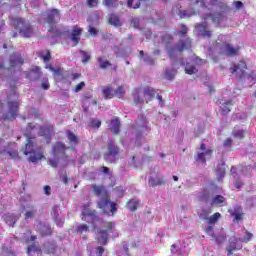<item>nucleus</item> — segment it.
<instances>
[{
    "instance_id": "37998d69",
    "label": "nucleus",
    "mask_w": 256,
    "mask_h": 256,
    "mask_svg": "<svg viewBox=\"0 0 256 256\" xmlns=\"http://www.w3.org/2000/svg\"><path fill=\"white\" fill-rule=\"evenodd\" d=\"M104 99H112L113 95H115V91H113V88L106 87L102 90Z\"/></svg>"
},
{
    "instance_id": "20e7f679",
    "label": "nucleus",
    "mask_w": 256,
    "mask_h": 256,
    "mask_svg": "<svg viewBox=\"0 0 256 256\" xmlns=\"http://www.w3.org/2000/svg\"><path fill=\"white\" fill-rule=\"evenodd\" d=\"M214 7L217 11H221V12L216 13V14H211V13L205 14L204 19H210V21L212 23H216L217 25H219V23L224 21V19H225L224 13H227V11H229V6L227 5V3L223 2V1H215Z\"/></svg>"
},
{
    "instance_id": "052dcab7",
    "label": "nucleus",
    "mask_w": 256,
    "mask_h": 256,
    "mask_svg": "<svg viewBox=\"0 0 256 256\" xmlns=\"http://www.w3.org/2000/svg\"><path fill=\"white\" fill-rule=\"evenodd\" d=\"M196 161L200 163H207V159L205 158V153H198L196 156Z\"/></svg>"
},
{
    "instance_id": "58836bf2",
    "label": "nucleus",
    "mask_w": 256,
    "mask_h": 256,
    "mask_svg": "<svg viewBox=\"0 0 256 256\" xmlns=\"http://www.w3.org/2000/svg\"><path fill=\"white\" fill-rule=\"evenodd\" d=\"M229 242H230V244L227 248L228 255H233V251H235V249H237V239L235 237L230 238Z\"/></svg>"
},
{
    "instance_id": "774afa93",
    "label": "nucleus",
    "mask_w": 256,
    "mask_h": 256,
    "mask_svg": "<svg viewBox=\"0 0 256 256\" xmlns=\"http://www.w3.org/2000/svg\"><path fill=\"white\" fill-rule=\"evenodd\" d=\"M40 135L42 136L46 135L47 137H51L52 133H51V130H49V128H41Z\"/></svg>"
},
{
    "instance_id": "5701e85b",
    "label": "nucleus",
    "mask_w": 256,
    "mask_h": 256,
    "mask_svg": "<svg viewBox=\"0 0 256 256\" xmlns=\"http://www.w3.org/2000/svg\"><path fill=\"white\" fill-rule=\"evenodd\" d=\"M42 75L43 73L41 72V68L36 66L28 73L27 77L30 79V81H39Z\"/></svg>"
},
{
    "instance_id": "de8ad7c7",
    "label": "nucleus",
    "mask_w": 256,
    "mask_h": 256,
    "mask_svg": "<svg viewBox=\"0 0 256 256\" xmlns=\"http://www.w3.org/2000/svg\"><path fill=\"white\" fill-rule=\"evenodd\" d=\"M88 127H91L92 129H99L101 127V120L97 118L90 119Z\"/></svg>"
},
{
    "instance_id": "f257e3e1",
    "label": "nucleus",
    "mask_w": 256,
    "mask_h": 256,
    "mask_svg": "<svg viewBox=\"0 0 256 256\" xmlns=\"http://www.w3.org/2000/svg\"><path fill=\"white\" fill-rule=\"evenodd\" d=\"M36 129L37 125H35V123H29L24 132L26 137V144L22 151L24 155H30L28 158L30 163H37V161L43 159V153L35 151V142L37 141V138L33 136V131Z\"/></svg>"
},
{
    "instance_id": "e2e57ef3",
    "label": "nucleus",
    "mask_w": 256,
    "mask_h": 256,
    "mask_svg": "<svg viewBox=\"0 0 256 256\" xmlns=\"http://www.w3.org/2000/svg\"><path fill=\"white\" fill-rule=\"evenodd\" d=\"M205 231L207 235H209L210 237H215V232L213 231V225L208 224V226H206Z\"/></svg>"
},
{
    "instance_id": "cd10ccee",
    "label": "nucleus",
    "mask_w": 256,
    "mask_h": 256,
    "mask_svg": "<svg viewBox=\"0 0 256 256\" xmlns=\"http://www.w3.org/2000/svg\"><path fill=\"white\" fill-rule=\"evenodd\" d=\"M157 92L155 91V89L151 88V87H145L143 90V95L145 98L146 103H149V101H151V99H153V96L156 95Z\"/></svg>"
},
{
    "instance_id": "69168bd1",
    "label": "nucleus",
    "mask_w": 256,
    "mask_h": 256,
    "mask_svg": "<svg viewBox=\"0 0 256 256\" xmlns=\"http://www.w3.org/2000/svg\"><path fill=\"white\" fill-rule=\"evenodd\" d=\"M225 239H227V237L222 234V235L216 237L215 241H216L217 245H223V243H225Z\"/></svg>"
},
{
    "instance_id": "393cba45",
    "label": "nucleus",
    "mask_w": 256,
    "mask_h": 256,
    "mask_svg": "<svg viewBox=\"0 0 256 256\" xmlns=\"http://www.w3.org/2000/svg\"><path fill=\"white\" fill-rule=\"evenodd\" d=\"M35 215H37V208L33 205L28 204L26 206V212L24 214V219L26 221L28 219H35Z\"/></svg>"
},
{
    "instance_id": "f704fd0d",
    "label": "nucleus",
    "mask_w": 256,
    "mask_h": 256,
    "mask_svg": "<svg viewBox=\"0 0 256 256\" xmlns=\"http://www.w3.org/2000/svg\"><path fill=\"white\" fill-rule=\"evenodd\" d=\"M27 253L28 256H33L34 253H37V255H41V246L37 244H32L28 246Z\"/></svg>"
},
{
    "instance_id": "dca6fc26",
    "label": "nucleus",
    "mask_w": 256,
    "mask_h": 256,
    "mask_svg": "<svg viewBox=\"0 0 256 256\" xmlns=\"http://www.w3.org/2000/svg\"><path fill=\"white\" fill-rule=\"evenodd\" d=\"M81 33H83V29L78 26H74L71 34L69 35V39L74 43V45H79V41H81Z\"/></svg>"
},
{
    "instance_id": "49530a36",
    "label": "nucleus",
    "mask_w": 256,
    "mask_h": 256,
    "mask_svg": "<svg viewBox=\"0 0 256 256\" xmlns=\"http://www.w3.org/2000/svg\"><path fill=\"white\" fill-rule=\"evenodd\" d=\"M80 55H81V58H82V63L84 65L89 63V61L91 60V54L87 51L80 50Z\"/></svg>"
},
{
    "instance_id": "f8f14e48",
    "label": "nucleus",
    "mask_w": 256,
    "mask_h": 256,
    "mask_svg": "<svg viewBox=\"0 0 256 256\" xmlns=\"http://www.w3.org/2000/svg\"><path fill=\"white\" fill-rule=\"evenodd\" d=\"M217 47L219 48L222 55H227L228 57H233L239 53V48H235L227 42H223L221 44L218 43Z\"/></svg>"
},
{
    "instance_id": "4468645a",
    "label": "nucleus",
    "mask_w": 256,
    "mask_h": 256,
    "mask_svg": "<svg viewBox=\"0 0 256 256\" xmlns=\"http://www.w3.org/2000/svg\"><path fill=\"white\" fill-rule=\"evenodd\" d=\"M245 69H247V64L245 61H240L238 64H235L232 68H230L231 73H236V77L242 79L245 77Z\"/></svg>"
},
{
    "instance_id": "3c124183",
    "label": "nucleus",
    "mask_w": 256,
    "mask_h": 256,
    "mask_svg": "<svg viewBox=\"0 0 256 256\" xmlns=\"http://www.w3.org/2000/svg\"><path fill=\"white\" fill-rule=\"evenodd\" d=\"M0 256H15V253L13 252V249L4 246L2 247Z\"/></svg>"
},
{
    "instance_id": "b1692460",
    "label": "nucleus",
    "mask_w": 256,
    "mask_h": 256,
    "mask_svg": "<svg viewBox=\"0 0 256 256\" xmlns=\"http://www.w3.org/2000/svg\"><path fill=\"white\" fill-rule=\"evenodd\" d=\"M92 189L96 197H100V199H103V197H109L107 189H105L104 186L93 185Z\"/></svg>"
},
{
    "instance_id": "ddd939ff",
    "label": "nucleus",
    "mask_w": 256,
    "mask_h": 256,
    "mask_svg": "<svg viewBox=\"0 0 256 256\" xmlns=\"http://www.w3.org/2000/svg\"><path fill=\"white\" fill-rule=\"evenodd\" d=\"M52 216H53V220L55 221L57 227H63V225H65V215H63L61 213V210H59V205L53 206Z\"/></svg>"
},
{
    "instance_id": "2f4dec72",
    "label": "nucleus",
    "mask_w": 256,
    "mask_h": 256,
    "mask_svg": "<svg viewBox=\"0 0 256 256\" xmlns=\"http://www.w3.org/2000/svg\"><path fill=\"white\" fill-rule=\"evenodd\" d=\"M108 22L110 25H113V27H121V25H123L121 19L116 14H111Z\"/></svg>"
},
{
    "instance_id": "473e14b6",
    "label": "nucleus",
    "mask_w": 256,
    "mask_h": 256,
    "mask_svg": "<svg viewBox=\"0 0 256 256\" xmlns=\"http://www.w3.org/2000/svg\"><path fill=\"white\" fill-rule=\"evenodd\" d=\"M212 213L210 208L202 209L198 212V217L201 219V221H206V223L209 221V215Z\"/></svg>"
},
{
    "instance_id": "79ce46f5",
    "label": "nucleus",
    "mask_w": 256,
    "mask_h": 256,
    "mask_svg": "<svg viewBox=\"0 0 256 256\" xmlns=\"http://www.w3.org/2000/svg\"><path fill=\"white\" fill-rule=\"evenodd\" d=\"M223 203H225V197H223L222 195L214 196L212 201H211V205L223 206Z\"/></svg>"
},
{
    "instance_id": "5fc2aeb1",
    "label": "nucleus",
    "mask_w": 256,
    "mask_h": 256,
    "mask_svg": "<svg viewBox=\"0 0 256 256\" xmlns=\"http://www.w3.org/2000/svg\"><path fill=\"white\" fill-rule=\"evenodd\" d=\"M189 31V28H187L184 24L181 25V29L178 32V35H180V37H184L182 39H189L187 37V32Z\"/></svg>"
},
{
    "instance_id": "2eb2a0df",
    "label": "nucleus",
    "mask_w": 256,
    "mask_h": 256,
    "mask_svg": "<svg viewBox=\"0 0 256 256\" xmlns=\"http://www.w3.org/2000/svg\"><path fill=\"white\" fill-rule=\"evenodd\" d=\"M65 151H67V147H65V144L61 142H57L52 148V153L55 159H61V157H64Z\"/></svg>"
},
{
    "instance_id": "c03bdc74",
    "label": "nucleus",
    "mask_w": 256,
    "mask_h": 256,
    "mask_svg": "<svg viewBox=\"0 0 256 256\" xmlns=\"http://www.w3.org/2000/svg\"><path fill=\"white\" fill-rule=\"evenodd\" d=\"M177 13L181 19H187L195 15V12H189V10H181V9H179Z\"/></svg>"
},
{
    "instance_id": "f3484780",
    "label": "nucleus",
    "mask_w": 256,
    "mask_h": 256,
    "mask_svg": "<svg viewBox=\"0 0 256 256\" xmlns=\"http://www.w3.org/2000/svg\"><path fill=\"white\" fill-rule=\"evenodd\" d=\"M149 187H157L165 185V178L161 174H156V176H151L148 180Z\"/></svg>"
},
{
    "instance_id": "6e6d98bb",
    "label": "nucleus",
    "mask_w": 256,
    "mask_h": 256,
    "mask_svg": "<svg viewBox=\"0 0 256 256\" xmlns=\"http://www.w3.org/2000/svg\"><path fill=\"white\" fill-rule=\"evenodd\" d=\"M251 239H253V234L251 232H246V234L242 238H239V241L241 243H249Z\"/></svg>"
},
{
    "instance_id": "bb28decb",
    "label": "nucleus",
    "mask_w": 256,
    "mask_h": 256,
    "mask_svg": "<svg viewBox=\"0 0 256 256\" xmlns=\"http://www.w3.org/2000/svg\"><path fill=\"white\" fill-rule=\"evenodd\" d=\"M37 229L43 237H47V236L51 235V227H49V225H47V224L39 223L37 225Z\"/></svg>"
},
{
    "instance_id": "4d7b16f0",
    "label": "nucleus",
    "mask_w": 256,
    "mask_h": 256,
    "mask_svg": "<svg viewBox=\"0 0 256 256\" xmlns=\"http://www.w3.org/2000/svg\"><path fill=\"white\" fill-rule=\"evenodd\" d=\"M143 61L146 65H155V59H153L149 54H145Z\"/></svg>"
},
{
    "instance_id": "6e6552de",
    "label": "nucleus",
    "mask_w": 256,
    "mask_h": 256,
    "mask_svg": "<svg viewBox=\"0 0 256 256\" xmlns=\"http://www.w3.org/2000/svg\"><path fill=\"white\" fill-rule=\"evenodd\" d=\"M104 227L107 229L101 230L100 228H97V226H94V229L97 231L96 239L100 245H107L109 233L115 231V224L113 222L105 223Z\"/></svg>"
},
{
    "instance_id": "9d476101",
    "label": "nucleus",
    "mask_w": 256,
    "mask_h": 256,
    "mask_svg": "<svg viewBox=\"0 0 256 256\" xmlns=\"http://www.w3.org/2000/svg\"><path fill=\"white\" fill-rule=\"evenodd\" d=\"M97 205L106 215H115L117 213V204L111 202L109 196L100 198Z\"/></svg>"
},
{
    "instance_id": "e433bc0d",
    "label": "nucleus",
    "mask_w": 256,
    "mask_h": 256,
    "mask_svg": "<svg viewBox=\"0 0 256 256\" xmlns=\"http://www.w3.org/2000/svg\"><path fill=\"white\" fill-rule=\"evenodd\" d=\"M216 171H217L218 179L219 181H221V179L225 177V162H221L220 164H218Z\"/></svg>"
},
{
    "instance_id": "7c9ffc66",
    "label": "nucleus",
    "mask_w": 256,
    "mask_h": 256,
    "mask_svg": "<svg viewBox=\"0 0 256 256\" xmlns=\"http://www.w3.org/2000/svg\"><path fill=\"white\" fill-rule=\"evenodd\" d=\"M133 99L136 105L145 103V99L141 98V90L139 88L134 89Z\"/></svg>"
},
{
    "instance_id": "a18cd8bd",
    "label": "nucleus",
    "mask_w": 256,
    "mask_h": 256,
    "mask_svg": "<svg viewBox=\"0 0 256 256\" xmlns=\"http://www.w3.org/2000/svg\"><path fill=\"white\" fill-rule=\"evenodd\" d=\"M0 155L3 157H7V155H9L12 159H17V157H19L17 151L0 150Z\"/></svg>"
},
{
    "instance_id": "0eeeda50",
    "label": "nucleus",
    "mask_w": 256,
    "mask_h": 256,
    "mask_svg": "<svg viewBox=\"0 0 256 256\" xmlns=\"http://www.w3.org/2000/svg\"><path fill=\"white\" fill-rule=\"evenodd\" d=\"M10 23L12 27L18 29L22 37H31L33 35V27L26 23L23 18H11Z\"/></svg>"
},
{
    "instance_id": "aec40b11",
    "label": "nucleus",
    "mask_w": 256,
    "mask_h": 256,
    "mask_svg": "<svg viewBox=\"0 0 256 256\" xmlns=\"http://www.w3.org/2000/svg\"><path fill=\"white\" fill-rule=\"evenodd\" d=\"M229 213H230L231 217L234 218V221L236 223L243 221V208H241V206L234 207V209L229 210Z\"/></svg>"
},
{
    "instance_id": "412c9836",
    "label": "nucleus",
    "mask_w": 256,
    "mask_h": 256,
    "mask_svg": "<svg viewBox=\"0 0 256 256\" xmlns=\"http://www.w3.org/2000/svg\"><path fill=\"white\" fill-rule=\"evenodd\" d=\"M23 65V57L19 53L10 55V67H21Z\"/></svg>"
},
{
    "instance_id": "4c0bfd02",
    "label": "nucleus",
    "mask_w": 256,
    "mask_h": 256,
    "mask_svg": "<svg viewBox=\"0 0 256 256\" xmlns=\"http://www.w3.org/2000/svg\"><path fill=\"white\" fill-rule=\"evenodd\" d=\"M232 135L236 139H243V137H245V130H243L239 127H234V129L232 131Z\"/></svg>"
},
{
    "instance_id": "6ab92c4d",
    "label": "nucleus",
    "mask_w": 256,
    "mask_h": 256,
    "mask_svg": "<svg viewBox=\"0 0 256 256\" xmlns=\"http://www.w3.org/2000/svg\"><path fill=\"white\" fill-rule=\"evenodd\" d=\"M179 63L182 67H185V73H187V75H195V73L199 71L197 67L191 65L189 61H185L184 59H180Z\"/></svg>"
},
{
    "instance_id": "7ed1b4c3",
    "label": "nucleus",
    "mask_w": 256,
    "mask_h": 256,
    "mask_svg": "<svg viewBox=\"0 0 256 256\" xmlns=\"http://www.w3.org/2000/svg\"><path fill=\"white\" fill-rule=\"evenodd\" d=\"M145 131H147V118L144 115H140L135 125L129 131L131 139H133V137L135 139L134 145L136 147H141Z\"/></svg>"
},
{
    "instance_id": "c9c22d12",
    "label": "nucleus",
    "mask_w": 256,
    "mask_h": 256,
    "mask_svg": "<svg viewBox=\"0 0 256 256\" xmlns=\"http://www.w3.org/2000/svg\"><path fill=\"white\" fill-rule=\"evenodd\" d=\"M102 3L104 7H107V9L119 7V0H103Z\"/></svg>"
},
{
    "instance_id": "c85d7f7f",
    "label": "nucleus",
    "mask_w": 256,
    "mask_h": 256,
    "mask_svg": "<svg viewBox=\"0 0 256 256\" xmlns=\"http://www.w3.org/2000/svg\"><path fill=\"white\" fill-rule=\"evenodd\" d=\"M66 137L70 145H79V136L75 135L72 131L68 130L66 132Z\"/></svg>"
},
{
    "instance_id": "338daca9",
    "label": "nucleus",
    "mask_w": 256,
    "mask_h": 256,
    "mask_svg": "<svg viewBox=\"0 0 256 256\" xmlns=\"http://www.w3.org/2000/svg\"><path fill=\"white\" fill-rule=\"evenodd\" d=\"M114 191L118 197H123V194L125 193V190L121 186L114 188Z\"/></svg>"
},
{
    "instance_id": "ea45409f",
    "label": "nucleus",
    "mask_w": 256,
    "mask_h": 256,
    "mask_svg": "<svg viewBox=\"0 0 256 256\" xmlns=\"http://www.w3.org/2000/svg\"><path fill=\"white\" fill-rule=\"evenodd\" d=\"M209 197H210V194L207 190H202L198 195V199L202 203H208L209 202Z\"/></svg>"
},
{
    "instance_id": "a878e982",
    "label": "nucleus",
    "mask_w": 256,
    "mask_h": 256,
    "mask_svg": "<svg viewBox=\"0 0 256 256\" xmlns=\"http://www.w3.org/2000/svg\"><path fill=\"white\" fill-rule=\"evenodd\" d=\"M3 219H4L5 223H7V225H9V227H15V223H17V221H19V216L15 215V214H6L3 216Z\"/></svg>"
},
{
    "instance_id": "39448f33",
    "label": "nucleus",
    "mask_w": 256,
    "mask_h": 256,
    "mask_svg": "<svg viewBox=\"0 0 256 256\" xmlns=\"http://www.w3.org/2000/svg\"><path fill=\"white\" fill-rule=\"evenodd\" d=\"M8 111L9 114L6 115V119H16L19 112V94H17L15 87L12 88L8 95Z\"/></svg>"
},
{
    "instance_id": "4be33fe9",
    "label": "nucleus",
    "mask_w": 256,
    "mask_h": 256,
    "mask_svg": "<svg viewBox=\"0 0 256 256\" xmlns=\"http://www.w3.org/2000/svg\"><path fill=\"white\" fill-rule=\"evenodd\" d=\"M195 28L198 31V35L201 37H207L208 39L211 38V31L209 30V27H207L204 23L196 24Z\"/></svg>"
},
{
    "instance_id": "9b49d317",
    "label": "nucleus",
    "mask_w": 256,
    "mask_h": 256,
    "mask_svg": "<svg viewBox=\"0 0 256 256\" xmlns=\"http://www.w3.org/2000/svg\"><path fill=\"white\" fill-rule=\"evenodd\" d=\"M50 71H53L55 79L58 83H66L71 85V73L68 71H61L60 69H55L52 66L49 67Z\"/></svg>"
},
{
    "instance_id": "603ef678",
    "label": "nucleus",
    "mask_w": 256,
    "mask_h": 256,
    "mask_svg": "<svg viewBox=\"0 0 256 256\" xmlns=\"http://www.w3.org/2000/svg\"><path fill=\"white\" fill-rule=\"evenodd\" d=\"M114 95L118 97V99H122V97L125 96V87L124 86H119L115 91Z\"/></svg>"
},
{
    "instance_id": "f03ea898",
    "label": "nucleus",
    "mask_w": 256,
    "mask_h": 256,
    "mask_svg": "<svg viewBox=\"0 0 256 256\" xmlns=\"http://www.w3.org/2000/svg\"><path fill=\"white\" fill-rule=\"evenodd\" d=\"M161 42L165 45L166 51L170 59H175L177 57V53H183L185 49H191V38L180 39L173 47H171V43H173V36L171 34H164L161 36Z\"/></svg>"
},
{
    "instance_id": "c756f323",
    "label": "nucleus",
    "mask_w": 256,
    "mask_h": 256,
    "mask_svg": "<svg viewBox=\"0 0 256 256\" xmlns=\"http://www.w3.org/2000/svg\"><path fill=\"white\" fill-rule=\"evenodd\" d=\"M121 127V122H119V119L114 118L111 120L110 123V130L112 131V133H114V135H118L119 133V129Z\"/></svg>"
},
{
    "instance_id": "864d4df0",
    "label": "nucleus",
    "mask_w": 256,
    "mask_h": 256,
    "mask_svg": "<svg viewBox=\"0 0 256 256\" xmlns=\"http://www.w3.org/2000/svg\"><path fill=\"white\" fill-rule=\"evenodd\" d=\"M176 73H177V71H176L175 69H173V68H172V69L167 68V69H166V72H165V77H166V79H169V80L174 79Z\"/></svg>"
},
{
    "instance_id": "bf43d9fd",
    "label": "nucleus",
    "mask_w": 256,
    "mask_h": 256,
    "mask_svg": "<svg viewBox=\"0 0 256 256\" xmlns=\"http://www.w3.org/2000/svg\"><path fill=\"white\" fill-rule=\"evenodd\" d=\"M104 252H105V249L101 246H98L95 252L90 253V256H102Z\"/></svg>"
},
{
    "instance_id": "0e129e2a",
    "label": "nucleus",
    "mask_w": 256,
    "mask_h": 256,
    "mask_svg": "<svg viewBox=\"0 0 256 256\" xmlns=\"http://www.w3.org/2000/svg\"><path fill=\"white\" fill-rule=\"evenodd\" d=\"M59 159L60 158H55V157H54V159H49L48 160L49 165H51V167L57 168L59 165Z\"/></svg>"
},
{
    "instance_id": "680f3d73",
    "label": "nucleus",
    "mask_w": 256,
    "mask_h": 256,
    "mask_svg": "<svg viewBox=\"0 0 256 256\" xmlns=\"http://www.w3.org/2000/svg\"><path fill=\"white\" fill-rule=\"evenodd\" d=\"M141 24V20L139 18H132L131 25L134 29H140L139 25Z\"/></svg>"
},
{
    "instance_id": "423d86ee",
    "label": "nucleus",
    "mask_w": 256,
    "mask_h": 256,
    "mask_svg": "<svg viewBox=\"0 0 256 256\" xmlns=\"http://www.w3.org/2000/svg\"><path fill=\"white\" fill-rule=\"evenodd\" d=\"M42 19L45 21V23H48L50 25L49 33H57L56 25L57 21L61 19V14L58 9H51L46 12L42 13Z\"/></svg>"
},
{
    "instance_id": "1a4fd4ad",
    "label": "nucleus",
    "mask_w": 256,
    "mask_h": 256,
    "mask_svg": "<svg viewBox=\"0 0 256 256\" xmlns=\"http://www.w3.org/2000/svg\"><path fill=\"white\" fill-rule=\"evenodd\" d=\"M119 159V146L115 141L110 140L107 145V152L104 154V160L107 163H115Z\"/></svg>"
},
{
    "instance_id": "a19ab883",
    "label": "nucleus",
    "mask_w": 256,
    "mask_h": 256,
    "mask_svg": "<svg viewBox=\"0 0 256 256\" xmlns=\"http://www.w3.org/2000/svg\"><path fill=\"white\" fill-rule=\"evenodd\" d=\"M219 219H221V213L216 212L212 216H209L207 224L213 226Z\"/></svg>"
},
{
    "instance_id": "8fccbe9b",
    "label": "nucleus",
    "mask_w": 256,
    "mask_h": 256,
    "mask_svg": "<svg viewBox=\"0 0 256 256\" xmlns=\"http://www.w3.org/2000/svg\"><path fill=\"white\" fill-rule=\"evenodd\" d=\"M77 233L83 235V233H89V226L87 224H81L76 228Z\"/></svg>"
},
{
    "instance_id": "72a5a7b5",
    "label": "nucleus",
    "mask_w": 256,
    "mask_h": 256,
    "mask_svg": "<svg viewBox=\"0 0 256 256\" xmlns=\"http://www.w3.org/2000/svg\"><path fill=\"white\" fill-rule=\"evenodd\" d=\"M97 62L99 65V69H107V67H111L113 64L105 59V56H100L97 58Z\"/></svg>"
},
{
    "instance_id": "13d9d810",
    "label": "nucleus",
    "mask_w": 256,
    "mask_h": 256,
    "mask_svg": "<svg viewBox=\"0 0 256 256\" xmlns=\"http://www.w3.org/2000/svg\"><path fill=\"white\" fill-rule=\"evenodd\" d=\"M191 62L194 63L195 65H199V66L205 65V63H206L205 60H203L197 56H192Z\"/></svg>"
},
{
    "instance_id": "09e8293b",
    "label": "nucleus",
    "mask_w": 256,
    "mask_h": 256,
    "mask_svg": "<svg viewBox=\"0 0 256 256\" xmlns=\"http://www.w3.org/2000/svg\"><path fill=\"white\" fill-rule=\"evenodd\" d=\"M127 207L130 211H137L139 207V200L132 199L127 203Z\"/></svg>"
},
{
    "instance_id": "a211bd4d",
    "label": "nucleus",
    "mask_w": 256,
    "mask_h": 256,
    "mask_svg": "<svg viewBox=\"0 0 256 256\" xmlns=\"http://www.w3.org/2000/svg\"><path fill=\"white\" fill-rule=\"evenodd\" d=\"M219 104H220L221 115H228V113H231V108L233 107V101L220 100Z\"/></svg>"
}]
</instances>
